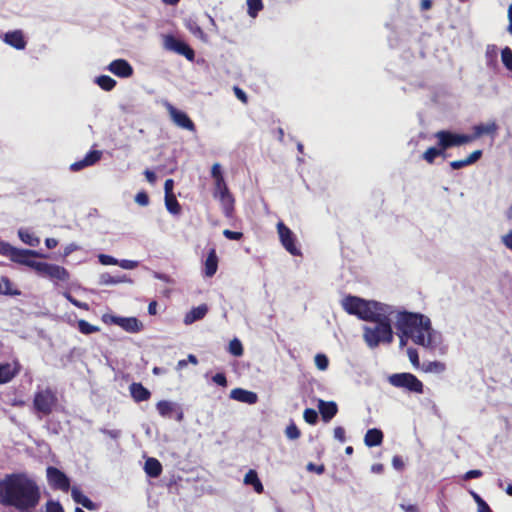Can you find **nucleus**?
Listing matches in <instances>:
<instances>
[{"label":"nucleus","instance_id":"obj_3","mask_svg":"<svg viewBox=\"0 0 512 512\" xmlns=\"http://www.w3.org/2000/svg\"><path fill=\"white\" fill-rule=\"evenodd\" d=\"M374 325L363 327V338L368 347L376 348L380 343L393 342L391 320L387 314L373 321Z\"/></svg>","mask_w":512,"mask_h":512},{"label":"nucleus","instance_id":"obj_8","mask_svg":"<svg viewBox=\"0 0 512 512\" xmlns=\"http://www.w3.org/2000/svg\"><path fill=\"white\" fill-rule=\"evenodd\" d=\"M389 383L397 388H405L409 392L422 394L423 383L412 373H395L389 377Z\"/></svg>","mask_w":512,"mask_h":512},{"label":"nucleus","instance_id":"obj_2","mask_svg":"<svg viewBox=\"0 0 512 512\" xmlns=\"http://www.w3.org/2000/svg\"><path fill=\"white\" fill-rule=\"evenodd\" d=\"M396 329L410 336L415 344L425 348L434 349L440 343V334L432 328L430 319L423 314L400 312L397 316Z\"/></svg>","mask_w":512,"mask_h":512},{"label":"nucleus","instance_id":"obj_64","mask_svg":"<svg viewBox=\"0 0 512 512\" xmlns=\"http://www.w3.org/2000/svg\"><path fill=\"white\" fill-rule=\"evenodd\" d=\"M228 187L226 182H225V179L224 178H220L215 180V189H214V192H218L224 188Z\"/></svg>","mask_w":512,"mask_h":512},{"label":"nucleus","instance_id":"obj_9","mask_svg":"<svg viewBox=\"0 0 512 512\" xmlns=\"http://www.w3.org/2000/svg\"><path fill=\"white\" fill-rule=\"evenodd\" d=\"M277 232L282 246L293 256L301 255V250L297 246V239L291 229L282 221L277 224Z\"/></svg>","mask_w":512,"mask_h":512},{"label":"nucleus","instance_id":"obj_25","mask_svg":"<svg viewBox=\"0 0 512 512\" xmlns=\"http://www.w3.org/2000/svg\"><path fill=\"white\" fill-rule=\"evenodd\" d=\"M129 391L131 397L137 403L147 401L151 398V392L139 382H133L129 386Z\"/></svg>","mask_w":512,"mask_h":512},{"label":"nucleus","instance_id":"obj_22","mask_svg":"<svg viewBox=\"0 0 512 512\" xmlns=\"http://www.w3.org/2000/svg\"><path fill=\"white\" fill-rule=\"evenodd\" d=\"M3 41L17 50H23L26 47V40L21 30L9 31L4 35Z\"/></svg>","mask_w":512,"mask_h":512},{"label":"nucleus","instance_id":"obj_4","mask_svg":"<svg viewBox=\"0 0 512 512\" xmlns=\"http://www.w3.org/2000/svg\"><path fill=\"white\" fill-rule=\"evenodd\" d=\"M58 406V397L55 390L50 387L37 390L33 398L35 412L43 416L50 415Z\"/></svg>","mask_w":512,"mask_h":512},{"label":"nucleus","instance_id":"obj_14","mask_svg":"<svg viewBox=\"0 0 512 512\" xmlns=\"http://www.w3.org/2000/svg\"><path fill=\"white\" fill-rule=\"evenodd\" d=\"M158 413L164 418H175L181 422L184 419V413L179 405L167 400H161L156 404Z\"/></svg>","mask_w":512,"mask_h":512},{"label":"nucleus","instance_id":"obj_46","mask_svg":"<svg viewBox=\"0 0 512 512\" xmlns=\"http://www.w3.org/2000/svg\"><path fill=\"white\" fill-rule=\"evenodd\" d=\"M407 354H408V357H409V360H410L411 364L415 368H419L420 367V360H419V355H418L417 350L410 347V348L407 349Z\"/></svg>","mask_w":512,"mask_h":512},{"label":"nucleus","instance_id":"obj_12","mask_svg":"<svg viewBox=\"0 0 512 512\" xmlns=\"http://www.w3.org/2000/svg\"><path fill=\"white\" fill-rule=\"evenodd\" d=\"M46 477L50 487L53 490H61L63 492L69 491L70 479L60 469L53 466H49L46 469Z\"/></svg>","mask_w":512,"mask_h":512},{"label":"nucleus","instance_id":"obj_45","mask_svg":"<svg viewBox=\"0 0 512 512\" xmlns=\"http://www.w3.org/2000/svg\"><path fill=\"white\" fill-rule=\"evenodd\" d=\"M303 418L308 424L315 425L318 422V413L312 408H306L303 413Z\"/></svg>","mask_w":512,"mask_h":512},{"label":"nucleus","instance_id":"obj_62","mask_svg":"<svg viewBox=\"0 0 512 512\" xmlns=\"http://www.w3.org/2000/svg\"><path fill=\"white\" fill-rule=\"evenodd\" d=\"M477 511L478 512H493L492 509L490 508V506L484 500L480 501L477 504Z\"/></svg>","mask_w":512,"mask_h":512},{"label":"nucleus","instance_id":"obj_17","mask_svg":"<svg viewBox=\"0 0 512 512\" xmlns=\"http://www.w3.org/2000/svg\"><path fill=\"white\" fill-rule=\"evenodd\" d=\"M364 305V299L358 296L346 295L341 300V306L343 310L349 315L356 316L357 318L360 315L359 307Z\"/></svg>","mask_w":512,"mask_h":512},{"label":"nucleus","instance_id":"obj_29","mask_svg":"<svg viewBox=\"0 0 512 512\" xmlns=\"http://www.w3.org/2000/svg\"><path fill=\"white\" fill-rule=\"evenodd\" d=\"M71 495L76 503L81 504L83 507L90 511L96 510V504L87 496H85L77 487L72 488Z\"/></svg>","mask_w":512,"mask_h":512},{"label":"nucleus","instance_id":"obj_23","mask_svg":"<svg viewBox=\"0 0 512 512\" xmlns=\"http://www.w3.org/2000/svg\"><path fill=\"white\" fill-rule=\"evenodd\" d=\"M214 197L218 198L223 206L224 214L227 217H230L233 209H234V198L232 194L230 193L228 187L218 191L214 192Z\"/></svg>","mask_w":512,"mask_h":512},{"label":"nucleus","instance_id":"obj_52","mask_svg":"<svg viewBox=\"0 0 512 512\" xmlns=\"http://www.w3.org/2000/svg\"><path fill=\"white\" fill-rule=\"evenodd\" d=\"M334 438L341 443L346 441V432L342 426H337L334 428Z\"/></svg>","mask_w":512,"mask_h":512},{"label":"nucleus","instance_id":"obj_21","mask_svg":"<svg viewBox=\"0 0 512 512\" xmlns=\"http://www.w3.org/2000/svg\"><path fill=\"white\" fill-rule=\"evenodd\" d=\"M101 156V151L91 150L85 155V157L82 160L76 161L73 164H71L70 169L72 171H80L85 167L92 166L101 159Z\"/></svg>","mask_w":512,"mask_h":512},{"label":"nucleus","instance_id":"obj_55","mask_svg":"<svg viewBox=\"0 0 512 512\" xmlns=\"http://www.w3.org/2000/svg\"><path fill=\"white\" fill-rule=\"evenodd\" d=\"M233 91L235 93V96L244 104H246L248 102V97L246 95V93L241 89L239 88L238 86H235L233 88Z\"/></svg>","mask_w":512,"mask_h":512},{"label":"nucleus","instance_id":"obj_27","mask_svg":"<svg viewBox=\"0 0 512 512\" xmlns=\"http://www.w3.org/2000/svg\"><path fill=\"white\" fill-rule=\"evenodd\" d=\"M482 154V150H475L465 159L451 161L449 165L453 170H459L477 162L482 157Z\"/></svg>","mask_w":512,"mask_h":512},{"label":"nucleus","instance_id":"obj_30","mask_svg":"<svg viewBox=\"0 0 512 512\" xmlns=\"http://www.w3.org/2000/svg\"><path fill=\"white\" fill-rule=\"evenodd\" d=\"M144 470L149 477L157 478L161 475L163 468L158 459L148 458L145 461Z\"/></svg>","mask_w":512,"mask_h":512},{"label":"nucleus","instance_id":"obj_37","mask_svg":"<svg viewBox=\"0 0 512 512\" xmlns=\"http://www.w3.org/2000/svg\"><path fill=\"white\" fill-rule=\"evenodd\" d=\"M165 206L171 214L178 215L181 212V206L175 195H165Z\"/></svg>","mask_w":512,"mask_h":512},{"label":"nucleus","instance_id":"obj_60","mask_svg":"<svg viewBox=\"0 0 512 512\" xmlns=\"http://www.w3.org/2000/svg\"><path fill=\"white\" fill-rule=\"evenodd\" d=\"M144 175H145V177H146L147 181H148L150 184H152V185H153V184H155V183H156L157 177H156V174H155L153 171H151V170H149V169H146V170L144 171Z\"/></svg>","mask_w":512,"mask_h":512},{"label":"nucleus","instance_id":"obj_24","mask_svg":"<svg viewBox=\"0 0 512 512\" xmlns=\"http://www.w3.org/2000/svg\"><path fill=\"white\" fill-rule=\"evenodd\" d=\"M318 409L324 422H329L338 412V406L334 401L319 400Z\"/></svg>","mask_w":512,"mask_h":512},{"label":"nucleus","instance_id":"obj_26","mask_svg":"<svg viewBox=\"0 0 512 512\" xmlns=\"http://www.w3.org/2000/svg\"><path fill=\"white\" fill-rule=\"evenodd\" d=\"M218 269V256L215 248H211L204 264V275L206 277H212L216 274Z\"/></svg>","mask_w":512,"mask_h":512},{"label":"nucleus","instance_id":"obj_15","mask_svg":"<svg viewBox=\"0 0 512 512\" xmlns=\"http://www.w3.org/2000/svg\"><path fill=\"white\" fill-rule=\"evenodd\" d=\"M369 304L370 305L365 306L364 310H362V313H360L358 319L373 322L374 320H377L378 318L387 314L384 304L374 300H369Z\"/></svg>","mask_w":512,"mask_h":512},{"label":"nucleus","instance_id":"obj_58","mask_svg":"<svg viewBox=\"0 0 512 512\" xmlns=\"http://www.w3.org/2000/svg\"><path fill=\"white\" fill-rule=\"evenodd\" d=\"M392 465L393 467L396 469V470H403L404 468V461L402 459V457L398 456V455H395L393 458H392Z\"/></svg>","mask_w":512,"mask_h":512},{"label":"nucleus","instance_id":"obj_38","mask_svg":"<svg viewBox=\"0 0 512 512\" xmlns=\"http://www.w3.org/2000/svg\"><path fill=\"white\" fill-rule=\"evenodd\" d=\"M77 327L79 332H81L84 335H89L100 331V328L98 326L92 325L84 319H80L77 321Z\"/></svg>","mask_w":512,"mask_h":512},{"label":"nucleus","instance_id":"obj_6","mask_svg":"<svg viewBox=\"0 0 512 512\" xmlns=\"http://www.w3.org/2000/svg\"><path fill=\"white\" fill-rule=\"evenodd\" d=\"M434 137L438 141V146H440L444 152L452 147H458L474 141V137H470L469 134H459L449 130L437 131Z\"/></svg>","mask_w":512,"mask_h":512},{"label":"nucleus","instance_id":"obj_11","mask_svg":"<svg viewBox=\"0 0 512 512\" xmlns=\"http://www.w3.org/2000/svg\"><path fill=\"white\" fill-rule=\"evenodd\" d=\"M102 320L106 324H116L130 333H137L143 328L142 323L135 317H120L104 314Z\"/></svg>","mask_w":512,"mask_h":512},{"label":"nucleus","instance_id":"obj_34","mask_svg":"<svg viewBox=\"0 0 512 512\" xmlns=\"http://www.w3.org/2000/svg\"><path fill=\"white\" fill-rule=\"evenodd\" d=\"M421 369L426 373L441 374L446 370V365L441 361H428L422 364Z\"/></svg>","mask_w":512,"mask_h":512},{"label":"nucleus","instance_id":"obj_16","mask_svg":"<svg viewBox=\"0 0 512 512\" xmlns=\"http://www.w3.org/2000/svg\"><path fill=\"white\" fill-rule=\"evenodd\" d=\"M21 366L17 360L12 363H0V384L10 382L19 372Z\"/></svg>","mask_w":512,"mask_h":512},{"label":"nucleus","instance_id":"obj_51","mask_svg":"<svg viewBox=\"0 0 512 512\" xmlns=\"http://www.w3.org/2000/svg\"><path fill=\"white\" fill-rule=\"evenodd\" d=\"M223 235H224L225 238H227L229 240H240L243 237V233L242 232L232 231V230H229V229H225L223 231Z\"/></svg>","mask_w":512,"mask_h":512},{"label":"nucleus","instance_id":"obj_61","mask_svg":"<svg viewBox=\"0 0 512 512\" xmlns=\"http://www.w3.org/2000/svg\"><path fill=\"white\" fill-rule=\"evenodd\" d=\"M307 470L308 471H314L316 472L317 474H322L324 472V466L323 465H320V466H317L315 465L314 463H308L307 465Z\"/></svg>","mask_w":512,"mask_h":512},{"label":"nucleus","instance_id":"obj_53","mask_svg":"<svg viewBox=\"0 0 512 512\" xmlns=\"http://www.w3.org/2000/svg\"><path fill=\"white\" fill-rule=\"evenodd\" d=\"M65 297L76 307L80 308V309H83V310H88L89 309V305L85 302H81L75 298H73L71 296V294L69 293H66L65 294Z\"/></svg>","mask_w":512,"mask_h":512},{"label":"nucleus","instance_id":"obj_40","mask_svg":"<svg viewBox=\"0 0 512 512\" xmlns=\"http://www.w3.org/2000/svg\"><path fill=\"white\" fill-rule=\"evenodd\" d=\"M501 59L506 69L512 72V50L509 47L502 49Z\"/></svg>","mask_w":512,"mask_h":512},{"label":"nucleus","instance_id":"obj_28","mask_svg":"<svg viewBox=\"0 0 512 512\" xmlns=\"http://www.w3.org/2000/svg\"><path fill=\"white\" fill-rule=\"evenodd\" d=\"M384 438L383 432L378 428L367 430L364 436V443L367 447H375L382 444Z\"/></svg>","mask_w":512,"mask_h":512},{"label":"nucleus","instance_id":"obj_33","mask_svg":"<svg viewBox=\"0 0 512 512\" xmlns=\"http://www.w3.org/2000/svg\"><path fill=\"white\" fill-rule=\"evenodd\" d=\"M20 291L16 288H13V284L11 280L6 276H1L0 278V294L16 296L20 295Z\"/></svg>","mask_w":512,"mask_h":512},{"label":"nucleus","instance_id":"obj_39","mask_svg":"<svg viewBox=\"0 0 512 512\" xmlns=\"http://www.w3.org/2000/svg\"><path fill=\"white\" fill-rule=\"evenodd\" d=\"M247 13L250 17H256L258 13L263 9L262 0H247Z\"/></svg>","mask_w":512,"mask_h":512},{"label":"nucleus","instance_id":"obj_13","mask_svg":"<svg viewBox=\"0 0 512 512\" xmlns=\"http://www.w3.org/2000/svg\"><path fill=\"white\" fill-rule=\"evenodd\" d=\"M166 107L171 120L176 126L193 133L196 132V126L187 113L175 108L169 103Z\"/></svg>","mask_w":512,"mask_h":512},{"label":"nucleus","instance_id":"obj_56","mask_svg":"<svg viewBox=\"0 0 512 512\" xmlns=\"http://www.w3.org/2000/svg\"><path fill=\"white\" fill-rule=\"evenodd\" d=\"M211 175L212 177L214 178V180H217L220 178H224L223 177V174H222V171H221V166L219 163H215L213 166H212V169H211Z\"/></svg>","mask_w":512,"mask_h":512},{"label":"nucleus","instance_id":"obj_5","mask_svg":"<svg viewBox=\"0 0 512 512\" xmlns=\"http://www.w3.org/2000/svg\"><path fill=\"white\" fill-rule=\"evenodd\" d=\"M28 266L33 268L39 275L48 277L52 281L66 283L70 280V273L63 266L33 260H30Z\"/></svg>","mask_w":512,"mask_h":512},{"label":"nucleus","instance_id":"obj_63","mask_svg":"<svg viewBox=\"0 0 512 512\" xmlns=\"http://www.w3.org/2000/svg\"><path fill=\"white\" fill-rule=\"evenodd\" d=\"M400 508L404 510L405 512H420L418 506L416 504H400Z\"/></svg>","mask_w":512,"mask_h":512},{"label":"nucleus","instance_id":"obj_57","mask_svg":"<svg viewBox=\"0 0 512 512\" xmlns=\"http://www.w3.org/2000/svg\"><path fill=\"white\" fill-rule=\"evenodd\" d=\"M501 241L507 249L512 251V231H509L507 234L503 235Z\"/></svg>","mask_w":512,"mask_h":512},{"label":"nucleus","instance_id":"obj_7","mask_svg":"<svg viewBox=\"0 0 512 512\" xmlns=\"http://www.w3.org/2000/svg\"><path fill=\"white\" fill-rule=\"evenodd\" d=\"M0 255L8 257L15 263L28 266L30 262L29 258L37 257L38 253L34 250L16 248L10 243L0 240Z\"/></svg>","mask_w":512,"mask_h":512},{"label":"nucleus","instance_id":"obj_49","mask_svg":"<svg viewBox=\"0 0 512 512\" xmlns=\"http://www.w3.org/2000/svg\"><path fill=\"white\" fill-rule=\"evenodd\" d=\"M212 381L221 387H226L228 385V381L225 373H217L212 377Z\"/></svg>","mask_w":512,"mask_h":512},{"label":"nucleus","instance_id":"obj_31","mask_svg":"<svg viewBox=\"0 0 512 512\" xmlns=\"http://www.w3.org/2000/svg\"><path fill=\"white\" fill-rule=\"evenodd\" d=\"M244 483L246 485H252L255 492L261 494L264 492V486L260 481L258 474L255 470L250 469L244 476Z\"/></svg>","mask_w":512,"mask_h":512},{"label":"nucleus","instance_id":"obj_10","mask_svg":"<svg viewBox=\"0 0 512 512\" xmlns=\"http://www.w3.org/2000/svg\"><path fill=\"white\" fill-rule=\"evenodd\" d=\"M163 46L166 50L173 51L179 55H182L189 61H193L195 58L194 50L186 42L176 38L173 35L164 36Z\"/></svg>","mask_w":512,"mask_h":512},{"label":"nucleus","instance_id":"obj_36","mask_svg":"<svg viewBox=\"0 0 512 512\" xmlns=\"http://www.w3.org/2000/svg\"><path fill=\"white\" fill-rule=\"evenodd\" d=\"M96 83L104 91H111L116 86V81L112 77H110L108 75L98 76L96 78Z\"/></svg>","mask_w":512,"mask_h":512},{"label":"nucleus","instance_id":"obj_18","mask_svg":"<svg viewBox=\"0 0 512 512\" xmlns=\"http://www.w3.org/2000/svg\"><path fill=\"white\" fill-rule=\"evenodd\" d=\"M108 69L114 75L121 77V78L130 77L133 75V72H134L130 63L124 59L113 60L109 64Z\"/></svg>","mask_w":512,"mask_h":512},{"label":"nucleus","instance_id":"obj_32","mask_svg":"<svg viewBox=\"0 0 512 512\" xmlns=\"http://www.w3.org/2000/svg\"><path fill=\"white\" fill-rule=\"evenodd\" d=\"M208 307L205 304L193 307L185 316V323L190 324L205 317Z\"/></svg>","mask_w":512,"mask_h":512},{"label":"nucleus","instance_id":"obj_47","mask_svg":"<svg viewBox=\"0 0 512 512\" xmlns=\"http://www.w3.org/2000/svg\"><path fill=\"white\" fill-rule=\"evenodd\" d=\"M45 512H64V509L60 502L49 500L46 503V511Z\"/></svg>","mask_w":512,"mask_h":512},{"label":"nucleus","instance_id":"obj_35","mask_svg":"<svg viewBox=\"0 0 512 512\" xmlns=\"http://www.w3.org/2000/svg\"><path fill=\"white\" fill-rule=\"evenodd\" d=\"M439 156H446L445 152L442 150L440 146L429 147L423 154L422 159L425 160L428 164H433L435 159Z\"/></svg>","mask_w":512,"mask_h":512},{"label":"nucleus","instance_id":"obj_41","mask_svg":"<svg viewBox=\"0 0 512 512\" xmlns=\"http://www.w3.org/2000/svg\"><path fill=\"white\" fill-rule=\"evenodd\" d=\"M19 237L25 244L30 246H36L39 243V239L28 231L20 230Z\"/></svg>","mask_w":512,"mask_h":512},{"label":"nucleus","instance_id":"obj_44","mask_svg":"<svg viewBox=\"0 0 512 512\" xmlns=\"http://www.w3.org/2000/svg\"><path fill=\"white\" fill-rule=\"evenodd\" d=\"M314 362H315L316 367L321 371H325L329 366L328 357L322 353L316 354V356L314 358Z\"/></svg>","mask_w":512,"mask_h":512},{"label":"nucleus","instance_id":"obj_43","mask_svg":"<svg viewBox=\"0 0 512 512\" xmlns=\"http://www.w3.org/2000/svg\"><path fill=\"white\" fill-rule=\"evenodd\" d=\"M228 350L233 356L237 357L241 356L244 352L242 343L237 338L230 341Z\"/></svg>","mask_w":512,"mask_h":512},{"label":"nucleus","instance_id":"obj_1","mask_svg":"<svg viewBox=\"0 0 512 512\" xmlns=\"http://www.w3.org/2000/svg\"><path fill=\"white\" fill-rule=\"evenodd\" d=\"M40 499L37 482L26 473L6 474L0 479V505L27 511L35 508Z\"/></svg>","mask_w":512,"mask_h":512},{"label":"nucleus","instance_id":"obj_54","mask_svg":"<svg viewBox=\"0 0 512 512\" xmlns=\"http://www.w3.org/2000/svg\"><path fill=\"white\" fill-rule=\"evenodd\" d=\"M483 475V472L479 469L469 470L463 475L464 480H470L475 478H480Z\"/></svg>","mask_w":512,"mask_h":512},{"label":"nucleus","instance_id":"obj_50","mask_svg":"<svg viewBox=\"0 0 512 512\" xmlns=\"http://www.w3.org/2000/svg\"><path fill=\"white\" fill-rule=\"evenodd\" d=\"M99 262L103 265H116L118 264V261L117 259H115L114 257L110 256V255H106V254H100L99 257Z\"/></svg>","mask_w":512,"mask_h":512},{"label":"nucleus","instance_id":"obj_20","mask_svg":"<svg viewBox=\"0 0 512 512\" xmlns=\"http://www.w3.org/2000/svg\"><path fill=\"white\" fill-rule=\"evenodd\" d=\"M230 398L241 403L253 405L258 401V395L249 390L243 388H234L230 392Z\"/></svg>","mask_w":512,"mask_h":512},{"label":"nucleus","instance_id":"obj_59","mask_svg":"<svg viewBox=\"0 0 512 512\" xmlns=\"http://www.w3.org/2000/svg\"><path fill=\"white\" fill-rule=\"evenodd\" d=\"M174 181L173 179H167L164 183V191L165 195H174L173 194Z\"/></svg>","mask_w":512,"mask_h":512},{"label":"nucleus","instance_id":"obj_42","mask_svg":"<svg viewBox=\"0 0 512 512\" xmlns=\"http://www.w3.org/2000/svg\"><path fill=\"white\" fill-rule=\"evenodd\" d=\"M285 435L290 440H296L301 436V431L294 422H291L285 429Z\"/></svg>","mask_w":512,"mask_h":512},{"label":"nucleus","instance_id":"obj_19","mask_svg":"<svg viewBox=\"0 0 512 512\" xmlns=\"http://www.w3.org/2000/svg\"><path fill=\"white\" fill-rule=\"evenodd\" d=\"M498 129L499 127L495 121H490L485 124L480 123L473 126V134H471L470 137H474L475 140L483 135H489L492 139H494L497 135Z\"/></svg>","mask_w":512,"mask_h":512},{"label":"nucleus","instance_id":"obj_48","mask_svg":"<svg viewBox=\"0 0 512 512\" xmlns=\"http://www.w3.org/2000/svg\"><path fill=\"white\" fill-rule=\"evenodd\" d=\"M135 202L140 206H147L150 202V199L145 191H140L135 196Z\"/></svg>","mask_w":512,"mask_h":512}]
</instances>
